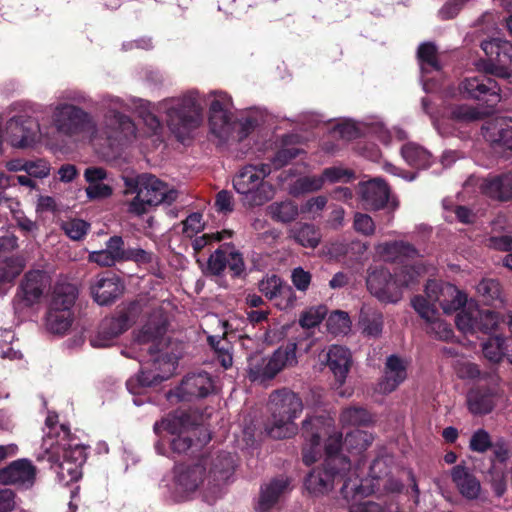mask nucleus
Masks as SVG:
<instances>
[{
	"label": "nucleus",
	"instance_id": "41",
	"mask_svg": "<svg viewBox=\"0 0 512 512\" xmlns=\"http://www.w3.org/2000/svg\"><path fill=\"white\" fill-rule=\"evenodd\" d=\"M324 186L322 176H305L297 179L290 187V194L298 196L320 190Z\"/></svg>",
	"mask_w": 512,
	"mask_h": 512
},
{
	"label": "nucleus",
	"instance_id": "47",
	"mask_svg": "<svg viewBox=\"0 0 512 512\" xmlns=\"http://www.w3.org/2000/svg\"><path fill=\"white\" fill-rule=\"evenodd\" d=\"M371 443V437L362 430L356 429L348 433L344 440V445L347 450L362 451L366 449Z\"/></svg>",
	"mask_w": 512,
	"mask_h": 512
},
{
	"label": "nucleus",
	"instance_id": "30",
	"mask_svg": "<svg viewBox=\"0 0 512 512\" xmlns=\"http://www.w3.org/2000/svg\"><path fill=\"white\" fill-rule=\"evenodd\" d=\"M48 285V277L42 271H30L22 283L23 298L28 305L36 303Z\"/></svg>",
	"mask_w": 512,
	"mask_h": 512
},
{
	"label": "nucleus",
	"instance_id": "53",
	"mask_svg": "<svg viewBox=\"0 0 512 512\" xmlns=\"http://www.w3.org/2000/svg\"><path fill=\"white\" fill-rule=\"evenodd\" d=\"M89 228V224L80 219H71L62 223V229L72 240L83 238Z\"/></svg>",
	"mask_w": 512,
	"mask_h": 512
},
{
	"label": "nucleus",
	"instance_id": "51",
	"mask_svg": "<svg viewBox=\"0 0 512 512\" xmlns=\"http://www.w3.org/2000/svg\"><path fill=\"white\" fill-rule=\"evenodd\" d=\"M57 474L61 482L68 484L77 481L81 477V466L68 460H63L58 466Z\"/></svg>",
	"mask_w": 512,
	"mask_h": 512
},
{
	"label": "nucleus",
	"instance_id": "43",
	"mask_svg": "<svg viewBox=\"0 0 512 512\" xmlns=\"http://www.w3.org/2000/svg\"><path fill=\"white\" fill-rule=\"evenodd\" d=\"M486 478L495 495L498 497L503 496L507 489L504 467H501L496 463H492Z\"/></svg>",
	"mask_w": 512,
	"mask_h": 512
},
{
	"label": "nucleus",
	"instance_id": "4",
	"mask_svg": "<svg viewBox=\"0 0 512 512\" xmlns=\"http://www.w3.org/2000/svg\"><path fill=\"white\" fill-rule=\"evenodd\" d=\"M302 436L304 445L302 458L305 465L315 463L321 456V438L327 436L325 451L327 458L343 457L338 452L344 445L342 434L333 426V419L329 416L308 417L303 422Z\"/></svg>",
	"mask_w": 512,
	"mask_h": 512
},
{
	"label": "nucleus",
	"instance_id": "12",
	"mask_svg": "<svg viewBox=\"0 0 512 512\" xmlns=\"http://www.w3.org/2000/svg\"><path fill=\"white\" fill-rule=\"evenodd\" d=\"M209 105L210 131L220 141H227L232 136L231 124V97L222 91H211L204 97Z\"/></svg>",
	"mask_w": 512,
	"mask_h": 512
},
{
	"label": "nucleus",
	"instance_id": "31",
	"mask_svg": "<svg viewBox=\"0 0 512 512\" xmlns=\"http://www.w3.org/2000/svg\"><path fill=\"white\" fill-rule=\"evenodd\" d=\"M452 479L464 497L468 499L478 497L481 490L480 483L465 467L455 466L452 469Z\"/></svg>",
	"mask_w": 512,
	"mask_h": 512
},
{
	"label": "nucleus",
	"instance_id": "61",
	"mask_svg": "<svg viewBox=\"0 0 512 512\" xmlns=\"http://www.w3.org/2000/svg\"><path fill=\"white\" fill-rule=\"evenodd\" d=\"M183 420L177 416H168L161 422L155 423L154 430L159 433L162 430L169 432L170 434L182 433Z\"/></svg>",
	"mask_w": 512,
	"mask_h": 512
},
{
	"label": "nucleus",
	"instance_id": "10",
	"mask_svg": "<svg viewBox=\"0 0 512 512\" xmlns=\"http://www.w3.org/2000/svg\"><path fill=\"white\" fill-rule=\"evenodd\" d=\"M350 470V462L346 457L326 458L323 467H317L310 471L305 479L306 490L314 496L329 493L335 481L344 479Z\"/></svg>",
	"mask_w": 512,
	"mask_h": 512
},
{
	"label": "nucleus",
	"instance_id": "14",
	"mask_svg": "<svg viewBox=\"0 0 512 512\" xmlns=\"http://www.w3.org/2000/svg\"><path fill=\"white\" fill-rule=\"evenodd\" d=\"M498 322L495 312L489 309H480L474 302H469L456 317V325L463 333L476 331L489 333L497 327Z\"/></svg>",
	"mask_w": 512,
	"mask_h": 512
},
{
	"label": "nucleus",
	"instance_id": "38",
	"mask_svg": "<svg viewBox=\"0 0 512 512\" xmlns=\"http://www.w3.org/2000/svg\"><path fill=\"white\" fill-rule=\"evenodd\" d=\"M481 47L487 56L495 58L499 62L504 61L502 56L512 58V56L509 55V52L512 50V45L506 40L493 38L483 41Z\"/></svg>",
	"mask_w": 512,
	"mask_h": 512
},
{
	"label": "nucleus",
	"instance_id": "42",
	"mask_svg": "<svg viewBox=\"0 0 512 512\" xmlns=\"http://www.w3.org/2000/svg\"><path fill=\"white\" fill-rule=\"evenodd\" d=\"M372 421L369 412L360 407H349L342 411L340 422L343 425H366Z\"/></svg>",
	"mask_w": 512,
	"mask_h": 512
},
{
	"label": "nucleus",
	"instance_id": "20",
	"mask_svg": "<svg viewBox=\"0 0 512 512\" xmlns=\"http://www.w3.org/2000/svg\"><path fill=\"white\" fill-rule=\"evenodd\" d=\"M407 378V362L397 355L387 357L384 374L377 384V391L381 394H389Z\"/></svg>",
	"mask_w": 512,
	"mask_h": 512
},
{
	"label": "nucleus",
	"instance_id": "33",
	"mask_svg": "<svg viewBox=\"0 0 512 512\" xmlns=\"http://www.w3.org/2000/svg\"><path fill=\"white\" fill-rule=\"evenodd\" d=\"M377 253L386 261H393L400 257H414L417 250L405 242L382 243L376 247Z\"/></svg>",
	"mask_w": 512,
	"mask_h": 512
},
{
	"label": "nucleus",
	"instance_id": "15",
	"mask_svg": "<svg viewBox=\"0 0 512 512\" xmlns=\"http://www.w3.org/2000/svg\"><path fill=\"white\" fill-rule=\"evenodd\" d=\"M425 294L424 299L430 307L435 309V304H438L446 314L458 310L466 301L464 294L454 285L445 282L429 281Z\"/></svg>",
	"mask_w": 512,
	"mask_h": 512
},
{
	"label": "nucleus",
	"instance_id": "34",
	"mask_svg": "<svg viewBox=\"0 0 512 512\" xmlns=\"http://www.w3.org/2000/svg\"><path fill=\"white\" fill-rule=\"evenodd\" d=\"M494 391L473 390L468 394V407L473 414L489 413L494 407Z\"/></svg>",
	"mask_w": 512,
	"mask_h": 512
},
{
	"label": "nucleus",
	"instance_id": "6",
	"mask_svg": "<svg viewBox=\"0 0 512 512\" xmlns=\"http://www.w3.org/2000/svg\"><path fill=\"white\" fill-rule=\"evenodd\" d=\"M272 420L267 427L268 434L277 439L288 438L297 431L294 420L302 413L303 403L292 391L282 390L270 396Z\"/></svg>",
	"mask_w": 512,
	"mask_h": 512
},
{
	"label": "nucleus",
	"instance_id": "21",
	"mask_svg": "<svg viewBox=\"0 0 512 512\" xmlns=\"http://www.w3.org/2000/svg\"><path fill=\"white\" fill-rule=\"evenodd\" d=\"M35 475L36 468L32 463L26 459H20L0 471V482L28 488L33 485Z\"/></svg>",
	"mask_w": 512,
	"mask_h": 512
},
{
	"label": "nucleus",
	"instance_id": "50",
	"mask_svg": "<svg viewBox=\"0 0 512 512\" xmlns=\"http://www.w3.org/2000/svg\"><path fill=\"white\" fill-rule=\"evenodd\" d=\"M482 112L469 105L454 106L450 110L452 119L462 122L475 121L482 118Z\"/></svg>",
	"mask_w": 512,
	"mask_h": 512
},
{
	"label": "nucleus",
	"instance_id": "3",
	"mask_svg": "<svg viewBox=\"0 0 512 512\" xmlns=\"http://www.w3.org/2000/svg\"><path fill=\"white\" fill-rule=\"evenodd\" d=\"M163 319L156 327L155 333L150 331V327L146 324L136 336L134 349L139 347L141 351L150 354L151 367H145L136 377L127 381V388L132 394H139L140 388L152 386L160 381L168 379L175 371V359L167 354H160L154 349L155 339L162 334Z\"/></svg>",
	"mask_w": 512,
	"mask_h": 512
},
{
	"label": "nucleus",
	"instance_id": "36",
	"mask_svg": "<svg viewBox=\"0 0 512 512\" xmlns=\"http://www.w3.org/2000/svg\"><path fill=\"white\" fill-rule=\"evenodd\" d=\"M477 293L487 305L500 306L503 304L502 289L495 279H483L476 287Z\"/></svg>",
	"mask_w": 512,
	"mask_h": 512
},
{
	"label": "nucleus",
	"instance_id": "64",
	"mask_svg": "<svg viewBox=\"0 0 512 512\" xmlns=\"http://www.w3.org/2000/svg\"><path fill=\"white\" fill-rule=\"evenodd\" d=\"M350 512H400L397 506L389 505L385 509L373 502H359L350 507Z\"/></svg>",
	"mask_w": 512,
	"mask_h": 512
},
{
	"label": "nucleus",
	"instance_id": "57",
	"mask_svg": "<svg viewBox=\"0 0 512 512\" xmlns=\"http://www.w3.org/2000/svg\"><path fill=\"white\" fill-rule=\"evenodd\" d=\"M50 164L44 159L27 160L26 173L34 178H45L50 174Z\"/></svg>",
	"mask_w": 512,
	"mask_h": 512
},
{
	"label": "nucleus",
	"instance_id": "45",
	"mask_svg": "<svg viewBox=\"0 0 512 512\" xmlns=\"http://www.w3.org/2000/svg\"><path fill=\"white\" fill-rule=\"evenodd\" d=\"M294 238L302 246L314 248L319 244L320 234L314 226L304 224L294 231Z\"/></svg>",
	"mask_w": 512,
	"mask_h": 512
},
{
	"label": "nucleus",
	"instance_id": "37",
	"mask_svg": "<svg viewBox=\"0 0 512 512\" xmlns=\"http://www.w3.org/2000/svg\"><path fill=\"white\" fill-rule=\"evenodd\" d=\"M360 325L365 335L377 337L381 334L383 328V315L370 309L361 310Z\"/></svg>",
	"mask_w": 512,
	"mask_h": 512
},
{
	"label": "nucleus",
	"instance_id": "49",
	"mask_svg": "<svg viewBox=\"0 0 512 512\" xmlns=\"http://www.w3.org/2000/svg\"><path fill=\"white\" fill-rule=\"evenodd\" d=\"M285 282L277 275H268L258 284L260 292L269 300L276 298V294Z\"/></svg>",
	"mask_w": 512,
	"mask_h": 512
},
{
	"label": "nucleus",
	"instance_id": "29",
	"mask_svg": "<svg viewBox=\"0 0 512 512\" xmlns=\"http://www.w3.org/2000/svg\"><path fill=\"white\" fill-rule=\"evenodd\" d=\"M289 482L287 479H275L262 488L261 495L256 506L257 512H269L286 493Z\"/></svg>",
	"mask_w": 512,
	"mask_h": 512
},
{
	"label": "nucleus",
	"instance_id": "9",
	"mask_svg": "<svg viewBox=\"0 0 512 512\" xmlns=\"http://www.w3.org/2000/svg\"><path fill=\"white\" fill-rule=\"evenodd\" d=\"M270 173V164L248 165L234 177V188L246 197L249 205H262L273 196L272 186L264 182Z\"/></svg>",
	"mask_w": 512,
	"mask_h": 512
},
{
	"label": "nucleus",
	"instance_id": "22",
	"mask_svg": "<svg viewBox=\"0 0 512 512\" xmlns=\"http://www.w3.org/2000/svg\"><path fill=\"white\" fill-rule=\"evenodd\" d=\"M91 294L99 305L116 300L124 291V285L115 275L98 276L91 285Z\"/></svg>",
	"mask_w": 512,
	"mask_h": 512
},
{
	"label": "nucleus",
	"instance_id": "46",
	"mask_svg": "<svg viewBox=\"0 0 512 512\" xmlns=\"http://www.w3.org/2000/svg\"><path fill=\"white\" fill-rule=\"evenodd\" d=\"M229 245L220 246L213 254L210 255L207 262V270L213 275L221 274L227 266V251Z\"/></svg>",
	"mask_w": 512,
	"mask_h": 512
},
{
	"label": "nucleus",
	"instance_id": "11",
	"mask_svg": "<svg viewBox=\"0 0 512 512\" xmlns=\"http://www.w3.org/2000/svg\"><path fill=\"white\" fill-rule=\"evenodd\" d=\"M413 279V276L408 280L400 276L393 277L386 268L375 266L368 269L366 285L369 292L381 302L396 303L402 298L403 289L408 287Z\"/></svg>",
	"mask_w": 512,
	"mask_h": 512
},
{
	"label": "nucleus",
	"instance_id": "16",
	"mask_svg": "<svg viewBox=\"0 0 512 512\" xmlns=\"http://www.w3.org/2000/svg\"><path fill=\"white\" fill-rule=\"evenodd\" d=\"M214 389L213 381L207 373H197L186 376L181 384L167 394V398L178 401H192L206 397Z\"/></svg>",
	"mask_w": 512,
	"mask_h": 512
},
{
	"label": "nucleus",
	"instance_id": "8",
	"mask_svg": "<svg viewBox=\"0 0 512 512\" xmlns=\"http://www.w3.org/2000/svg\"><path fill=\"white\" fill-rule=\"evenodd\" d=\"M78 295L77 288L70 283L54 286L46 316L47 329L55 334L66 333L74 319L73 306Z\"/></svg>",
	"mask_w": 512,
	"mask_h": 512
},
{
	"label": "nucleus",
	"instance_id": "56",
	"mask_svg": "<svg viewBox=\"0 0 512 512\" xmlns=\"http://www.w3.org/2000/svg\"><path fill=\"white\" fill-rule=\"evenodd\" d=\"M323 183H338V182H348L353 173L350 170L344 169L342 167H329L326 168L322 173Z\"/></svg>",
	"mask_w": 512,
	"mask_h": 512
},
{
	"label": "nucleus",
	"instance_id": "27",
	"mask_svg": "<svg viewBox=\"0 0 512 512\" xmlns=\"http://www.w3.org/2000/svg\"><path fill=\"white\" fill-rule=\"evenodd\" d=\"M479 188L481 192L492 199L507 201L512 199V174H504L483 179Z\"/></svg>",
	"mask_w": 512,
	"mask_h": 512
},
{
	"label": "nucleus",
	"instance_id": "28",
	"mask_svg": "<svg viewBox=\"0 0 512 512\" xmlns=\"http://www.w3.org/2000/svg\"><path fill=\"white\" fill-rule=\"evenodd\" d=\"M325 360L336 380L343 384L351 366L350 351L343 346L333 345L325 353Z\"/></svg>",
	"mask_w": 512,
	"mask_h": 512
},
{
	"label": "nucleus",
	"instance_id": "44",
	"mask_svg": "<svg viewBox=\"0 0 512 512\" xmlns=\"http://www.w3.org/2000/svg\"><path fill=\"white\" fill-rule=\"evenodd\" d=\"M25 267L22 257H14L5 260L4 265L0 268V282H12Z\"/></svg>",
	"mask_w": 512,
	"mask_h": 512
},
{
	"label": "nucleus",
	"instance_id": "58",
	"mask_svg": "<svg viewBox=\"0 0 512 512\" xmlns=\"http://www.w3.org/2000/svg\"><path fill=\"white\" fill-rule=\"evenodd\" d=\"M105 250L109 253L115 262H121L125 259L127 249L124 247V241L122 237L113 236L107 241Z\"/></svg>",
	"mask_w": 512,
	"mask_h": 512
},
{
	"label": "nucleus",
	"instance_id": "17",
	"mask_svg": "<svg viewBox=\"0 0 512 512\" xmlns=\"http://www.w3.org/2000/svg\"><path fill=\"white\" fill-rule=\"evenodd\" d=\"M207 459L193 466H179L175 470V493L177 500H183L195 492L203 483Z\"/></svg>",
	"mask_w": 512,
	"mask_h": 512
},
{
	"label": "nucleus",
	"instance_id": "63",
	"mask_svg": "<svg viewBox=\"0 0 512 512\" xmlns=\"http://www.w3.org/2000/svg\"><path fill=\"white\" fill-rule=\"evenodd\" d=\"M354 228L358 233L369 236L375 232V223L373 219L363 213H356L354 215Z\"/></svg>",
	"mask_w": 512,
	"mask_h": 512
},
{
	"label": "nucleus",
	"instance_id": "35",
	"mask_svg": "<svg viewBox=\"0 0 512 512\" xmlns=\"http://www.w3.org/2000/svg\"><path fill=\"white\" fill-rule=\"evenodd\" d=\"M401 154L404 160L412 166L419 168H426L430 165L432 156L422 146L416 143H407L401 149Z\"/></svg>",
	"mask_w": 512,
	"mask_h": 512
},
{
	"label": "nucleus",
	"instance_id": "52",
	"mask_svg": "<svg viewBox=\"0 0 512 512\" xmlns=\"http://www.w3.org/2000/svg\"><path fill=\"white\" fill-rule=\"evenodd\" d=\"M329 330L334 334L347 333L350 328L349 315L344 311H335L328 318Z\"/></svg>",
	"mask_w": 512,
	"mask_h": 512
},
{
	"label": "nucleus",
	"instance_id": "32",
	"mask_svg": "<svg viewBox=\"0 0 512 512\" xmlns=\"http://www.w3.org/2000/svg\"><path fill=\"white\" fill-rule=\"evenodd\" d=\"M212 466L208 483L220 485L231 477L234 470V459L230 454H223L215 459Z\"/></svg>",
	"mask_w": 512,
	"mask_h": 512
},
{
	"label": "nucleus",
	"instance_id": "19",
	"mask_svg": "<svg viewBox=\"0 0 512 512\" xmlns=\"http://www.w3.org/2000/svg\"><path fill=\"white\" fill-rule=\"evenodd\" d=\"M411 304L419 316L428 324V333L443 341H448L453 337L451 326L437 318L436 309L430 307L424 297L415 296Z\"/></svg>",
	"mask_w": 512,
	"mask_h": 512
},
{
	"label": "nucleus",
	"instance_id": "5",
	"mask_svg": "<svg viewBox=\"0 0 512 512\" xmlns=\"http://www.w3.org/2000/svg\"><path fill=\"white\" fill-rule=\"evenodd\" d=\"M51 123L58 134L70 138L95 141L98 128L91 115L82 108L66 102L50 106Z\"/></svg>",
	"mask_w": 512,
	"mask_h": 512
},
{
	"label": "nucleus",
	"instance_id": "1",
	"mask_svg": "<svg viewBox=\"0 0 512 512\" xmlns=\"http://www.w3.org/2000/svg\"><path fill=\"white\" fill-rule=\"evenodd\" d=\"M134 104L143 121V130L138 134V139L155 138L154 141H161L164 127L153 113L155 106L143 99L135 100ZM156 109L164 115L168 129L180 141L188 138L203 121L201 99L195 90L166 98L157 104Z\"/></svg>",
	"mask_w": 512,
	"mask_h": 512
},
{
	"label": "nucleus",
	"instance_id": "25",
	"mask_svg": "<svg viewBox=\"0 0 512 512\" xmlns=\"http://www.w3.org/2000/svg\"><path fill=\"white\" fill-rule=\"evenodd\" d=\"M459 91L467 98L479 99L486 94L498 97L500 89L490 77L478 75L465 78L459 85Z\"/></svg>",
	"mask_w": 512,
	"mask_h": 512
},
{
	"label": "nucleus",
	"instance_id": "60",
	"mask_svg": "<svg viewBox=\"0 0 512 512\" xmlns=\"http://www.w3.org/2000/svg\"><path fill=\"white\" fill-rule=\"evenodd\" d=\"M312 276L310 272L302 267H296L291 272V281L293 286L300 292H306L310 286Z\"/></svg>",
	"mask_w": 512,
	"mask_h": 512
},
{
	"label": "nucleus",
	"instance_id": "23",
	"mask_svg": "<svg viewBox=\"0 0 512 512\" xmlns=\"http://www.w3.org/2000/svg\"><path fill=\"white\" fill-rule=\"evenodd\" d=\"M126 316L105 318L95 336L91 338L93 347L104 348L112 345L115 339L128 328Z\"/></svg>",
	"mask_w": 512,
	"mask_h": 512
},
{
	"label": "nucleus",
	"instance_id": "18",
	"mask_svg": "<svg viewBox=\"0 0 512 512\" xmlns=\"http://www.w3.org/2000/svg\"><path fill=\"white\" fill-rule=\"evenodd\" d=\"M38 132L39 126L32 119H11L6 126L5 140L13 147L26 148L37 140Z\"/></svg>",
	"mask_w": 512,
	"mask_h": 512
},
{
	"label": "nucleus",
	"instance_id": "55",
	"mask_svg": "<svg viewBox=\"0 0 512 512\" xmlns=\"http://www.w3.org/2000/svg\"><path fill=\"white\" fill-rule=\"evenodd\" d=\"M325 315L326 310L324 307H312L301 315L299 323L303 328H313L321 323Z\"/></svg>",
	"mask_w": 512,
	"mask_h": 512
},
{
	"label": "nucleus",
	"instance_id": "48",
	"mask_svg": "<svg viewBox=\"0 0 512 512\" xmlns=\"http://www.w3.org/2000/svg\"><path fill=\"white\" fill-rule=\"evenodd\" d=\"M296 300L297 298L293 288L287 283H284L277 292L276 298L272 301L274 302V306L279 310H288L295 306Z\"/></svg>",
	"mask_w": 512,
	"mask_h": 512
},
{
	"label": "nucleus",
	"instance_id": "54",
	"mask_svg": "<svg viewBox=\"0 0 512 512\" xmlns=\"http://www.w3.org/2000/svg\"><path fill=\"white\" fill-rule=\"evenodd\" d=\"M232 234L233 232L231 230H223L220 232L204 234L193 240L192 247L195 252H198L212 242H219L226 238H231Z\"/></svg>",
	"mask_w": 512,
	"mask_h": 512
},
{
	"label": "nucleus",
	"instance_id": "2",
	"mask_svg": "<svg viewBox=\"0 0 512 512\" xmlns=\"http://www.w3.org/2000/svg\"><path fill=\"white\" fill-rule=\"evenodd\" d=\"M123 181L124 195H133L125 202L127 212L132 216L140 217L160 204L170 205L178 196L176 190L152 174L123 177Z\"/></svg>",
	"mask_w": 512,
	"mask_h": 512
},
{
	"label": "nucleus",
	"instance_id": "13",
	"mask_svg": "<svg viewBox=\"0 0 512 512\" xmlns=\"http://www.w3.org/2000/svg\"><path fill=\"white\" fill-rule=\"evenodd\" d=\"M97 139H106L112 148L127 146L138 139L134 122L126 115H106L104 126L97 133Z\"/></svg>",
	"mask_w": 512,
	"mask_h": 512
},
{
	"label": "nucleus",
	"instance_id": "26",
	"mask_svg": "<svg viewBox=\"0 0 512 512\" xmlns=\"http://www.w3.org/2000/svg\"><path fill=\"white\" fill-rule=\"evenodd\" d=\"M360 195L364 208L378 210L386 204L389 189L384 181L373 179L361 184Z\"/></svg>",
	"mask_w": 512,
	"mask_h": 512
},
{
	"label": "nucleus",
	"instance_id": "24",
	"mask_svg": "<svg viewBox=\"0 0 512 512\" xmlns=\"http://www.w3.org/2000/svg\"><path fill=\"white\" fill-rule=\"evenodd\" d=\"M484 137L493 145L512 149V118L498 117L483 127Z\"/></svg>",
	"mask_w": 512,
	"mask_h": 512
},
{
	"label": "nucleus",
	"instance_id": "7",
	"mask_svg": "<svg viewBox=\"0 0 512 512\" xmlns=\"http://www.w3.org/2000/svg\"><path fill=\"white\" fill-rule=\"evenodd\" d=\"M297 345L294 342L279 347L270 357L261 353L249 356L247 373L253 382L263 383L276 376L282 369L297 363Z\"/></svg>",
	"mask_w": 512,
	"mask_h": 512
},
{
	"label": "nucleus",
	"instance_id": "59",
	"mask_svg": "<svg viewBox=\"0 0 512 512\" xmlns=\"http://www.w3.org/2000/svg\"><path fill=\"white\" fill-rule=\"evenodd\" d=\"M471 450L483 453L487 451L491 446V438L487 431L479 429L472 435L469 444Z\"/></svg>",
	"mask_w": 512,
	"mask_h": 512
},
{
	"label": "nucleus",
	"instance_id": "40",
	"mask_svg": "<svg viewBox=\"0 0 512 512\" xmlns=\"http://www.w3.org/2000/svg\"><path fill=\"white\" fill-rule=\"evenodd\" d=\"M418 58L422 72L439 70L440 65L437 60V50L434 44L424 43L418 48Z\"/></svg>",
	"mask_w": 512,
	"mask_h": 512
},
{
	"label": "nucleus",
	"instance_id": "62",
	"mask_svg": "<svg viewBox=\"0 0 512 512\" xmlns=\"http://www.w3.org/2000/svg\"><path fill=\"white\" fill-rule=\"evenodd\" d=\"M124 261H133L139 265H145L153 261V254L140 247H129L126 250Z\"/></svg>",
	"mask_w": 512,
	"mask_h": 512
},
{
	"label": "nucleus",
	"instance_id": "39",
	"mask_svg": "<svg viewBox=\"0 0 512 512\" xmlns=\"http://www.w3.org/2000/svg\"><path fill=\"white\" fill-rule=\"evenodd\" d=\"M268 213L277 221L290 222L298 215V207L292 201L273 203L268 206Z\"/></svg>",
	"mask_w": 512,
	"mask_h": 512
}]
</instances>
